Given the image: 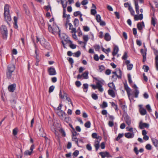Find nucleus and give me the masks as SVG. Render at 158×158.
<instances>
[{
  "label": "nucleus",
  "instance_id": "nucleus-1",
  "mask_svg": "<svg viewBox=\"0 0 158 158\" xmlns=\"http://www.w3.org/2000/svg\"><path fill=\"white\" fill-rule=\"evenodd\" d=\"M15 68V65L13 64H11L8 65L6 70V76L8 79L11 78L12 73L14 71Z\"/></svg>",
  "mask_w": 158,
  "mask_h": 158
},
{
  "label": "nucleus",
  "instance_id": "nucleus-2",
  "mask_svg": "<svg viewBox=\"0 0 158 158\" xmlns=\"http://www.w3.org/2000/svg\"><path fill=\"white\" fill-rule=\"evenodd\" d=\"M48 30L49 32H52L53 34L58 33L59 36H60V31L56 25L54 24L52 27L51 25L48 24Z\"/></svg>",
  "mask_w": 158,
  "mask_h": 158
},
{
  "label": "nucleus",
  "instance_id": "nucleus-3",
  "mask_svg": "<svg viewBox=\"0 0 158 158\" xmlns=\"http://www.w3.org/2000/svg\"><path fill=\"white\" fill-rule=\"evenodd\" d=\"M0 31L4 39L7 38L8 32L6 27L5 25H2L0 27Z\"/></svg>",
  "mask_w": 158,
  "mask_h": 158
},
{
  "label": "nucleus",
  "instance_id": "nucleus-4",
  "mask_svg": "<svg viewBox=\"0 0 158 158\" xmlns=\"http://www.w3.org/2000/svg\"><path fill=\"white\" fill-rule=\"evenodd\" d=\"M146 48L145 49H141L140 50V52L141 53L143 57V63L145 62L146 60Z\"/></svg>",
  "mask_w": 158,
  "mask_h": 158
},
{
  "label": "nucleus",
  "instance_id": "nucleus-5",
  "mask_svg": "<svg viewBox=\"0 0 158 158\" xmlns=\"http://www.w3.org/2000/svg\"><path fill=\"white\" fill-rule=\"evenodd\" d=\"M48 74L50 75H54L56 74L55 69L52 67H49L48 69Z\"/></svg>",
  "mask_w": 158,
  "mask_h": 158
},
{
  "label": "nucleus",
  "instance_id": "nucleus-6",
  "mask_svg": "<svg viewBox=\"0 0 158 158\" xmlns=\"http://www.w3.org/2000/svg\"><path fill=\"white\" fill-rule=\"evenodd\" d=\"M124 87L125 89L127 92L128 97H130V96L131 95L130 92L131 91V89L129 87L127 83L124 84Z\"/></svg>",
  "mask_w": 158,
  "mask_h": 158
},
{
  "label": "nucleus",
  "instance_id": "nucleus-7",
  "mask_svg": "<svg viewBox=\"0 0 158 158\" xmlns=\"http://www.w3.org/2000/svg\"><path fill=\"white\" fill-rule=\"evenodd\" d=\"M16 85L15 83L9 85L8 89L10 92H13L15 89Z\"/></svg>",
  "mask_w": 158,
  "mask_h": 158
},
{
  "label": "nucleus",
  "instance_id": "nucleus-8",
  "mask_svg": "<svg viewBox=\"0 0 158 158\" xmlns=\"http://www.w3.org/2000/svg\"><path fill=\"white\" fill-rule=\"evenodd\" d=\"M40 44L42 46L46 48H48L49 46V44L45 40H43L40 41Z\"/></svg>",
  "mask_w": 158,
  "mask_h": 158
},
{
  "label": "nucleus",
  "instance_id": "nucleus-9",
  "mask_svg": "<svg viewBox=\"0 0 158 158\" xmlns=\"http://www.w3.org/2000/svg\"><path fill=\"white\" fill-rule=\"evenodd\" d=\"M4 17L5 21L8 24H9V22H10L11 19L10 13L4 14Z\"/></svg>",
  "mask_w": 158,
  "mask_h": 158
},
{
  "label": "nucleus",
  "instance_id": "nucleus-10",
  "mask_svg": "<svg viewBox=\"0 0 158 158\" xmlns=\"http://www.w3.org/2000/svg\"><path fill=\"white\" fill-rule=\"evenodd\" d=\"M139 127L141 129H143L144 127L148 128L149 127L148 124L145 123H143L141 121L139 123Z\"/></svg>",
  "mask_w": 158,
  "mask_h": 158
},
{
  "label": "nucleus",
  "instance_id": "nucleus-11",
  "mask_svg": "<svg viewBox=\"0 0 158 158\" xmlns=\"http://www.w3.org/2000/svg\"><path fill=\"white\" fill-rule=\"evenodd\" d=\"M61 43L63 44V47L65 48H66L65 47V45L66 44L68 43L70 44L71 43H72V41L70 40L69 39V38H67L66 39H64V40H62Z\"/></svg>",
  "mask_w": 158,
  "mask_h": 158
},
{
  "label": "nucleus",
  "instance_id": "nucleus-12",
  "mask_svg": "<svg viewBox=\"0 0 158 158\" xmlns=\"http://www.w3.org/2000/svg\"><path fill=\"white\" fill-rule=\"evenodd\" d=\"M124 120L126 123L128 125L130 126L131 124V120L129 116L127 115L124 117Z\"/></svg>",
  "mask_w": 158,
  "mask_h": 158
},
{
  "label": "nucleus",
  "instance_id": "nucleus-13",
  "mask_svg": "<svg viewBox=\"0 0 158 158\" xmlns=\"http://www.w3.org/2000/svg\"><path fill=\"white\" fill-rule=\"evenodd\" d=\"M125 63L127 66V69L129 70H131L133 67V65L131 64H130V61L129 60H126Z\"/></svg>",
  "mask_w": 158,
  "mask_h": 158
},
{
  "label": "nucleus",
  "instance_id": "nucleus-14",
  "mask_svg": "<svg viewBox=\"0 0 158 158\" xmlns=\"http://www.w3.org/2000/svg\"><path fill=\"white\" fill-rule=\"evenodd\" d=\"M135 89L134 91L135 97L136 98L138 97V94H139V91L138 89V87L135 84H134L133 87Z\"/></svg>",
  "mask_w": 158,
  "mask_h": 158
},
{
  "label": "nucleus",
  "instance_id": "nucleus-15",
  "mask_svg": "<svg viewBox=\"0 0 158 158\" xmlns=\"http://www.w3.org/2000/svg\"><path fill=\"white\" fill-rule=\"evenodd\" d=\"M125 136L128 139H131L133 138L134 134L133 133L130 132L126 133L124 134Z\"/></svg>",
  "mask_w": 158,
  "mask_h": 158
},
{
  "label": "nucleus",
  "instance_id": "nucleus-16",
  "mask_svg": "<svg viewBox=\"0 0 158 158\" xmlns=\"http://www.w3.org/2000/svg\"><path fill=\"white\" fill-rule=\"evenodd\" d=\"M143 27H144V24L143 22H142L141 23H139L137 24V28L140 31H141L142 30Z\"/></svg>",
  "mask_w": 158,
  "mask_h": 158
},
{
  "label": "nucleus",
  "instance_id": "nucleus-17",
  "mask_svg": "<svg viewBox=\"0 0 158 158\" xmlns=\"http://www.w3.org/2000/svg\"><path fill=\"white\" fill-rule=\"evenodd\" d=\"M143 18V15L142 14H139V15H135L134 16L135 20H142Z\"/></svg>",
  "mask_w": 158,
  "mask_h": 158
},
{
  "label": "nucleus",
  "instance_id": "nucleus-18",
  "mask_svg": "<svg viewBox=\"0 0 158 158\" xmlns=\"http://www.w3.org/2000/svg\"><path fill=\"white\" fill-rule=\"evenodd\" d=\"M9 6L7 4H5L4 7V14L10 13Z\"/></svg>",
  "mask_w": 158,
  "mask_h": 158
},
{
  "label": "nucleus",
  "instance_id": "nucleus-19",
  "mask_svg": "<svg viewBox=\"0 0 158 158\" xmlns=\"http://www.w3.org/2000/svg\"><path fill=\"white\" fill-rule=\"evenodd\" d=\"M152 141L154 146L158 150V140L153 138L152 139Z\"/></svg>",
  "mask_w": 158,
  "mask_h": 158
},
{
  "label": "nucleus",
  "instance_id": "nucleus-20",
  "mask_svg": "<svg viewBox=\"0 0 158 158\" xmlns=\"http://www.w3.org/2000/svg\"><path fill=\"white\" fill-rule=\"evenodd\" d=\"M118 48L117 46L115 45L114 46L113 51L112 52V55L113 56H115L116 55L118 51Z\"/></svg>",
  "mask_w": 158,
  "mask_h": 158
},
{
  "label": "nucleus",
  "instance_id": "nucleus-21",
  "mask_svg": "<svg viewBox=\"0 0 158 158\" xmlns=\"http://www.w3.org/2000/svg\"><path fill=\"white\" fill-rule=\"evenodd\" d=\"M135 4L136 13L138 15L139 14V7L138 5V1H135Z\"/></svg>",
  "mask_w": 158,
  "mask_h": 158
},
{
  "label": "nucleus",
  "instance_id": "nucleus-22",
  "mask_svg": "<svg viewBox=\"0 0 158 158\" xmlns=\"http://www.w3.org/2000/svg\"><path fill=\"white\" fill-rule=\"evenodd\" d=\"M134 151L136 155H138L139 154V152H140L142 153L144 151V149L143 148H141L139 149V150L138 151V148L137 147H135L134 149Z\"/></svg>",
  "mask_w": 158,
  "mask_h": 158
},
{
  "label": "nucleus",
  "instance_id": "nucleus-23",
  "mask_svg": "<svg viewBox=\"0 0 158 158\" xmlns=\"http://www.w3.org/2000/svg\"><path fill=\"white\" fill-rule=\"evenodd\" d=\"M108 94L110 95L112 98H114L115 97V94L114 91L112 89H109L108 90Z\"/></svg>",
  "mask_w": 158,
  "mask_h": 158
},
{
  "label": "nucleus",
  "instance_id": "nucleus-24",
  "mask_svg": "<svg viewBox=\"0 0 158 158\" xmlns=\"http://www.w3.org/2000/svg\"><path fill=\"white\" fill-rule=\"evenodd\" d=\"M61 2L62 5L63 10H66L65 8L67 5L68 2L66 0H63V1H61Z\"/></svg>",
  "mask_w": 158,
  "mask_h": 158
},
{
  "label": "nucleus",
  "instance_id": "nucleus-25",
  "mask_svg": "<svg viewBox=\"0 0 158 158\" xmlns=\"http://www.w3.org/2000/svg\"><path fill=\"white\" fill-rule=\"evenodd\" d=\"M139 112L141 115H144L146 114L147 111L146 109L144 108H140Z\"/></svg>",
  "mask_w": 158,
  "mask_h": 158
},
{
  "label": "nucleus",
  "instance_id": "nucleus-26",
  "mask_svg": "<svg viewBox=\"0 0 158 158\" xmlns=\"http://www.w3.org/2000/svg\"><path fill=\"white\" fill-rule=\"evenodd\" d=\"M58 114L59 116H61L62 117H64L67 114L62 110H60L58 113Z\"/></svg>",
  "mask_w": 158,
  "mask_h": 158
},
{
  "label": "nucleus",
  "instance_id": "nucleus-27",
  "mask_svg": "<svg viewBox=\"0 0 158 158\" xmlns=\"http://www.w3.org/2000/svg\"><path fill=\"white\" fill-rule=\"evenodd\" d=\"M105 40L107 41H110L111 39V37L109 34L108 33H106L105 35L104 36Z\"/></svg>",
  "mask_w": 158,
  "mask_h": 158
},
{
  "label": "nucleus",
  "instance_id": "nucleus-28",
  "mask_svg": "<svg viewBox=\"0 0 158 158\" xmlns=\"http://www.w3.org/2000/svg\"><path fill=\"white\" fill-rule=\"evenodd\" d=\"M14 27L15 29H17L18 28V26L17 25V17L15 16L14 18Z\"/></svg>",
  "mask_w": 158,
  "mask_h": 158
},
{
  "label": "nucleus",
  "instance_id": "nucleus-29",
  "mask_svg": "<svg viewBox=\"0 0 158 158\" xmlns=\"http://www.w3.org/2000/svg\"><path fill=\"white\" fill-rule=\"evenodd\" d=\"M89 72L88 71H85L82 74V77L84 79L88 78Z\"/></svg>",
  "mask_w": 158,
  "mask_h": 158
},
{
  "label": "nucleus",
  "instance_id": "nucleus-30",
  "mask_svg": "<svg viewBox=\"0 0 158 158\" xmlns=\"http://www.w3.org/2000/svg\"><path fill=\"white\" fill-rule=\"evenodd\" d=\"M102 51L106 54H107L110 51V48H108L107 49H105L103 47H102Z\"/></svg>",
  "mask_w": 158,
  "mask_h": 158
},
{
  "label": "nucleus",
  "instance_id": "nucleus-31",
  "mask_svg": "<svg viewBox=\"0 0 158 158\" xmlns=\"http://www.w3.org/2000/svg\"><path fill=\"white\" fill-rule=\"evenodd\" d=\"M156 18L153 17L152 18L151 20V24L154 27H155L156 23Z\"/></svg>",
  "mask_w": 158,
  "mask_h": 158
},
{
  "label": "nucleus",
  "instance_id": "nucleus-32",
  "mask_svg": "<svg viewBox=\"0 0 158 158\" xmlns=\"http://www.w3.org/2000/svg\"><path fill=\"white\" fill-rule=\"evenodd\" d=\"M81 54V52L80 51H78L74 53V55H73V56L78 57Z\"/></svg>",
  "mask_w": 158,
  "mask_h": 158
},
{
  "label": "nucleus",
  "instance_id": "nucleus-33",
  "mask_svg": "<svg viewBox=\"0 0 158 158\" xmlns=\"http://www.w3.org/2000/svg\"><path fill=\"white\" fill-rule=\"evenodd\" d=\"M74 24L75 27H77L79 24V20L77 19H75L74 21Z\"/></svg>",
  "mask_w": 158,
  "mask_h": 158
},
{
  "label": "nucleus",
  "instance_id": "nucleus-34",
  "mask_svg": "<svg viewBox=\"0 0 158 158\" xmlns=\"http://www.w3.org/2000/svg\"><path fill=\"white\" fill-rule=\"evenodd\" d=\"M83 88L84 89H86V91H85L84 90V92H87V89L88 88V84L87 83H85L83 84Z\"/></svg>",
  "mask_w": 158,
  "mask_h": 158
},
{
  "label": "nucleus",
  "instance_id": "nucleus-35",
  "mask_svg": "<svg viewBox=\"0 0 158 158\" xmlns=\"http://www.w3.org/2000/svg\"><path fill=\"white\" fill-rule=\"evenodd\" d=\"M85 126L87 128H89L90 127L91 123L90 121H88L85 124Z\"/></svg>",
  "mask_w": 158,
  "mask_h": 158
},
{
  "label": "nucleus",
  "instance_id": "nucleus-36",
  "mask_svg": "<svg viewBox=\"0 0 158 158\" xmlns=\"http://www.w3.org/2000/svg\"><path fill=\"white\" fill-rule=\"evenodd\" d=\"M64 94H65V97H66V100L69 102H70V103L71 104L72 106H73V103H72V101H71V99L70 98H69V97H67V94L66 93H64Z\"/></svg>",
  "mask_w": 158,
  "mask_h": 158
},
{
  "label": "nucleus",
  "instance_id": "nucleus-37",
  "mask_svg": "<svg viewBox=\"0 0 158 158\" xmlns=\"http://www.w3.org/2000/svg\"><path fill=\"white\" fill-rule=\"evenodd\" d=\"M79 154V151L78 150H76L73 153V157L75 158L77 157Z\"/></svg>",
  "mask_w": 158,
  "mask_h": 158
},
{
  "label": "nucleus",
  "instance_id": "nucleus-38",
  "mask_svg": "<svg viewBox=\"0 0 158 158\" xmlns=\"http://www.w3.org/2000/svg\"><path fill=\"white\" fill-rule=\"evenodd\" d=\"M100 106L102 108H105L107 106V104L106 102L104 101L102 104L100 105Z\"/></svg>",
  "mask_w": 158,
  "mask_h": 158
},
{
  "label": "nucleus",
  "instance_id": "nucleus-39",
  "mask_svg": "<svg viewBox=\"0 0 158 158\" xmlns=\"http://www.w3.org/2000/svg\"><path fill=\"white\" fill-rule=\"evenodd\" d=\"M72 139L73 141H75L77 145L79 146L78 139L75 137H73L72 138Z\"/></svg>",
  "mask_w": 158,
  "mask_h": 158
},
{
  "label": "nucleus",
  "instance_id": "nucleus-40",
  "mask_svg": "<svg viewBox=\"0 0 158 158\" xmlns=\"http://www.w3.org/2000/svg\"><path fill=\"white\" fill-rule=\"evenodd\" d=\"M59 131L61 134L64 137H65L66 136V134L64 130L61 128L59 130Z\"/></svg>",
  "mask_w": 158,
  "mask_h": 158
},
{
  "label": "nucleus",
  "instance_id": "nucleus-41",
  "mask_svg": "<svg viewBox=\"0 0 158 158\" xmlns=\"http://www.w3.org/2000/svg\"><path fill=\"white\" fill-rule=\"evenodd\" d=\"M111 106H113V107H114V109H115V110L116 111H117L118 110V106H117V105L116 104H115L114 103V102H112L111 103Z\"/></svg>",
  "mask_w": 158,
  "mask_h": 158
},
{
  "label": "nucleus",
  "instance_id": "nucleus-42",
  "mask_svg": "<svg viewBox=\"0 0 158 158\" xmlns=\"http://www.w3.org/2000/svg\"><path fill=\"white\" fill-rule=\"evenodd\" d=\"M101 84H102V82L101 81H98V82L96 83V86L97 87V88L100 87H102V85Z\"/></svg>",
  "mask_w": 158,
  "mask_h": 158
},
{
  "label": "nucleus",
  "instance_id": "nucleus-43",
  "mask_svg": "<svg viewBox=\"0 0 158 158\" xmlns=\"http://www.w3.org/2000/svg\"><path fill=\"white\" fill-rule=\"evenodd\" d=\"M105 69V67L103 65H99V71L100 72H102Z\"/></svg>",
  "mask_w": 158,
  "mask_h": 158
},
{
  "label": "nucleus",
  "instance_id": "nucleus-44",
  "mask_svg": "<svg viewBox=\"0 0 158 158\" xmlns=\"http://www.w3.org/2000/svg\"><path fill=\"white\" fill-rule=\"evenodd\" d=\"M96 19L98 22H99L101 21V17L100 15H97L96 17Z\"/></svg>",
  "mask_w": 158,
  "mask_h": 158
},
{
  "label": "nucleus",
  "instance_id": "nucleus-45",
  "mask_svg": "<svg viewBox=\"0 0 158 158\" xmlns=\"http://www.w3.org/2000/svg\"><path fill=\"white\" fill-rule=\"evenodd\" d=\"M123 136V133L120 134L119 133L118 134V136L116 139V140L117 141H118Z\"/></svg>",
  "mask_w": 158,
  "mask_h": 158
},
{
  "label": "nucleus",
  "instance_id": "nucleus-46",
  "mask_svg": "<svg viewBox=\"0 0 158 158\" xmlns=\"http://www.w3.org/2000/svg\"><path fill=\"white\" fill-rule=\"evenodd\" d=\"M118 70L119 72V75H117V77L119 79H121L122 76V72L120 69H118Z\"/></svg>",
  "mask_w": 158,
  "mask_h": 158
},
{
  "label": "nucleus",
  "instance_id": "nucleus-47",
  "mask_svg": "<svg viewBox=\"0 0 158 158\" xmlns=\"http://www.w3.org/2000/svg\"><path fill=\"white\" fill-rule=\"evenodd\" d=\"M127 76L129 82L130 84H131L132 83V81L131 80V75L128 74H127Z\"/></svg>",
  "mask_w": 158,
  "mask_h": 158
},
{
  "label": "nucleus",
  "instance_id": "nucleus-48",
  "mask_svg": "<svg viewBox=\"0 0 158 158\" xmlns=\"http://www.w3.org/2000/svg\"><path fill=\"white\" fill-rule=\"evenodd\" d=\"M145 148L149 150H151L152 149V146L149 144H147L145 146Z\"/></svg>",
  "mask_w": 158,
  "mask_h": 158
},
{
  "label": "nucleus",
  "instance_id": "nucleus-49",
  "mask_svg": "<svg viewBox=\"0 0 158 158\" xmlns=\"http://www.w3.org/2000/svg\"><path fill=\"white\" fill-rule=\"evenodd\" d=\"M83 39L84 40L85 43H86L87 41L89 39L88 36V35H84L83 36Z\"/></svg>",
  "mask_w": 158,
  "mask_h": 158
},
{
  "label": "nucleus",
  "instance_id": "nucleus-50",
  "mask_svg": "<svg viewBox=\"0 0 158 158\" xmlns=\"http://www.w3.org/2000/svg\"><path fill=\"white\" fill-rule=\"evenodd\" d=\"M96 143L95 144V147L96 148V150H97L99 148V142L98 141H96Z\"/></svg>",
  "mask_w": 158,
  "mask_h": 158
},
{
  "label": "nucleus",
  "instance_id": "nucleus-51",
  "mask_svg": "<svg viewBox=\"0 0 158 158\" xmlns=\"http://www.w3.org/2000/svg\"><path fill=\"white\" fill-rule=\"evenodd\" d=\"M55 88V86L54 85H52L50 87L49 90V93H51L52 92Z\"/></svg>",
  "mask_w": 158,
  "mask_h": 158
},
{
  "label": "nucleus",
  "instance_id": "nucleus-52",
  "mask_svg": "<svg viewBox=\"0 0 158 158\" xmlns=\"http://www.w3.org/2000/svg\"><path fill=\"white\" fill-rule=\"evenodd\" d=\"M18 130L17 128H15L13 130V134L14 135H15L17 134Z\"/></svg>",
  "mask_w": 158,
  "mask_h": 158
},
{
  "label": "nucleus",
  "instance_id": "nucleus-53",
  "mask_svg": "<svg viewBox=\"0 0 158 158\" xmlns=\"http://www.w3.org/2000/svg\"><path fill=\"white\" fill-rule=\"evenodd\" d=\"M68 60L69 62V63H70V64H71V65H73V64L74 63V61L72 58H71V57L69 58Z\"/></svg>",
  "mask_w": 158,
  "mask_h": 158
},
{
  "label": "nucleus",
  "instance_id": "nucleus-54",
  "mask_svg": "<svg viewBox=\"0 0 158 158\" xmlns=\"http://www.w3.org/2000/svg\"><path fill=\"white\" fill-rule=\"evenodd\" d=\"M81 15H82V14H81L80 11H77L73 13V15L75 17L77 16L78 15L80 16Z\"/></svg>",
  "mask_w": 158,
  "mask_h": 158
},
{
  "label": "nucleus",
  "instance_id": "nucleus-55",
  "mask_svg": "<svg viewBox=\"0 0 158 158\" xmlns=\"http://www.w3.org/2000/svg\"><path fill=\"white\" fill-rule=\"evenodd\" d=\"M31 152L30 151L28 150H27L25 152L24 154L26 155H30L31 154Z\"/></svg>",
  "mask_w": 158,
  "mask_h": 158
},
{
  "label": "nucleus",
  "instance_id": "nucleus-56",
  "mask_svg": "<svg viewBox=\"0 0 158 158\" xmlns=\"http://www.w3.org/2000/svg\"><path fill=\"white\" fill-rule=\"evenodd\" d=\"M143 67L144 69V71L145 72H148V71L149 70V67L147 65H144L143 66Z\"/></svg>",
  "mask_w": 158,
  "mask_h": 158
},
{
  "label": "nucleus",
  "instance_id": "nucleus-57",
  "mask_svg": "<svg viewBox=\"0 0 158 158\" xmlns=\"http://www.w3.org/2000/svg\"><path fill=\"white\" fill-rule=\"evenodd\" d=\"M92 98L94 100H97L98 99L97 95L95 94H93L92 95Z\"/></svg>",
  "mask_w": 158,
  "mask_h": 158
},
{
  "label": "nucleus",
  "instance_id": "nucleus-58",
  "mask_svg": "<svg viewBox=\"0 0 158 158\" xmlns=\"http://www.w3.org/2000/svg\"><path fill=\"white\" fill-rule=\"evenodd\" d=\"M69 44H69V46L71 48L74 49L76 48V45H75L73 44L72 42V43H70Z\"/></svg>",
  "mask_w": 158,
  "mask_h": 158
},
{
  "label": "nucleus",
  "instance_id": "nucleus-59",
  "mask_svg": "<svg viewBox=\"0 0 158 158\" xmlns=\"http://www.w3.org/2000/svg\"><path fill=\"white\" fill-rule=\"evenodd\" d=\"M83 28L85 31H88L90 30L89 27L87 26H83Z\"/></svg>",
  "mask_w": 158,
  "mask_h": 158
},
{
  "label": "nucleus",
  "instance_id": "nucleus-60",
  "mask_svg": "<svg viewBox=\"0 0 158 158\" xmlns=\"http://www.w3.org/2000/svg\"><path fill=\"white\" fill-rule=\"evenodd\" d=\"M127 57V54L126 52H125L124 54V55L122 57V59L124 60H126Z\"/></svg>",
  "mask_w": 158,
  "mask_h": 158
},
{
  "label": "nucleus",
  "instance_id": "nucleus-61",
  "mask_svg": "<svg viewBox=\"0 0 158 158\" xmlns=\"http://www.w3.org/2000/svg\"><path fill=\"white\" fill-rule=\"evenodd\" d=\"M64 118H65L64 120L66 122H67L68 123H69V121L71 119L68 116L67 117H66V116H65L64 117Z\"/></svg>",
  "mask_w": 158,
  "mask_h": 158
},
{
  "label": "nucleus",
  "instance_id": "nucleus-62",
  "mask_svg": "<svg viewBox=\"0 0 158 158\" xmlns=\"http://www.w3.org/2000/svg\"><path fill=\"white\" fill-rule=\"evenodd\" d=\"M97 13V11L95 9H92L91 10V14L93 15H95Z\"/></svg>",
  "mask_w": 158,
  "mask_h": 158
},
{
  "label": "nucleus",
  "instance_id": "nucleus-63",
  "mask_svg": "<svg viewBox=\"0 0 158 158\" xmlns=\"http://www.w3.org/2000/svg\"><path fill=\"white\" fill-rule=\"evenodd\" d=\"M75 85L77 87H79L81 85V83L79 81H76Z\"/></svg>",
  "mask_w": 158,
  "mask_h": 158
},
{
  "label": "nucleus",
  "instance_id": "nucleus-64",
  "mask_svg": "<svg viewBox=\"0 0 158 158\" xmlns=\"http://www.w3.org/2000/svg\"><path fill=\"white\" fill-rule=\"evenodd\" d=\"M88 3V1L87 0H83L82 1L81 4L83 6H85Z\"/></svg>",
  "mask_w": 158,
  "mask_h": 158
}]
</instances>
